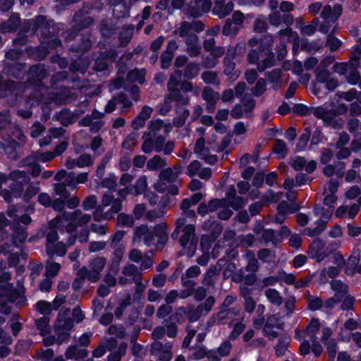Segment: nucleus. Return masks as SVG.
Wrapping results in <instances>:
<instances>
[{"label": "nucleus", "mask_w": 361, "mask_h": 361, "mask_svg": "<svg viewBox=\"0 0 361 361\" xmlns=\"http://www.w3.org/2000/svg\"><path fill=\"white\" fill-rule=\"evenodd\" d=\"M59 27L58 25H56L52 20L48 19L46 16L38 15L34 19L25 20L19 31L23 32L25 35L30 30L33 34H38L39 31L40 36H43L46 39L52 27Z\"/></svg>", "instance_id": "2"}, {"label": "nucleus", "mask_w": 361, "mask_h": 361, "mask_svg": "<svg viewBox=\"0 0 361 361\" xmlns=\"http://www.w3.org/2000/svg\"><path fill=\"white\" fill-rule=\"evenodd\" d=\"M39 187L35 186L30 183L23 195V200L25 203H29L30 200L39 192Z\"/></svg>", "instance_id": "30"}, {"label": "nucleus", "mask_w": 361, "mask_h": 361, "mask_svg": "<svg viewBox=\"0 0 361 361\" xmlns=\"http://www.w3.org/2000/svg\"><path fill=\"white\" fill-rule=\"evenodd\" d=\"M353 61V62L351 66L354 70L349 73L348 76L347 77V81L351 85H356L360 79V72L357 70V68L360 65V58L355 57Z\"/></svg>", "instance_id": "11"}, {"label": "nucleus", "mask_w": 361, "mask_h": 361, "mask_svg": "<svg viewBox=\"0 0 361 361\" xmlns=\"http://www.w3.org/2000/svg\"><path fill=\"white\" fill-rule=\"evenodd\" d=\"M48 76V72L44 65L37 63L32 65L28 70V80L35 85L41 84L42 80Z\"/></svg>", "instance_id": "5"}, {"label": "nucleus", "mask_w": 361, "mask_h": 361, "mask_svg": "<svg viewBox=\"0 0 361 361\" xmlns=\"http://www.w3.org/2000/svg\"><path fill=\"white\" fill-rule=\"evenodd\" d=\"M146 188H147L146 176H142L137 178L134 187L133 188V190H134L133 191L134 194L136 195L142 194L145 191Z\"/></svg>", "instance_id": "39"}, {"label": "nucleus", "mask_w": 361, "mask_h": 361, "mask_svg": "<svg viewBox=\"0 0 361 361\" xmlns=\"http://www.w3.org/2000/svg\"><path fill=\"white\" fill-rule=\"evenodd\" d=\"M55 332L57 335V338H56V343L59 345H61L63 343L69 341L71 337L69 331L59 329L58 327H55Z\"/></svg>", "instance_id": "49"}, {"label": "nucleus", "mask_w": 361, "mask_h": 361, "mask_svg": "<svg viewBox=\"0 0 361 361\" xmlns=\"http://www.w3.org/2000/svg\"><path fill=\"white\" fill-rule=\"evenodd\" d=\"M226 200L224 199L213 198L208 202V207L210 212L216 211L219 208L224 207Z\"/></svg>", "instance_id": "59"}, {"label": "nucleus", "mask_w": 361, "mask_h": 361, "mask_svg": "<svg viewBox=\"0 0 361 361\" xmlns=\"http://www.w3.org/2000/svg\"><path fill=\"white\" fill-rule=\"evenodd\" d=\"M49 318L44 316L35 320V326L39 331L42 336H47L51 333V329L49 325Z\"/></svg>", "instance_id": "14"}, {"label": "nucleus", "mask_w": 361, "mask_h": 361, "mask_svg": "<svg viewBox=\"0 0 361 361\" xmlns=\"http://www.w3.org/2000/svg\"><path fill=\"white\" fill-rule=\"evenodd\" d=\"M312 114H313V115L316 118L322 119L324 121H326L328 120L327 115L329 114V111L326 108H325L322 106H317L316 108H312Z\"/></svg>", "instance_id": "53"}, {"label": "nucleus", "mask_w": 361, "mask_h": 361, "mask_svg": "<svg viewBox=\"0 0 361 361\" xmlns=\"http://www.w3.org/2000/svg\"><path fill=\"white\" fill-rule=\"evenodd\" d=\"M337 200V196L336 194L330 193L329 195H327L325 196L324 199V204L329 207V211H328V215L327 219H329L332 214L333 209H334V204Z\"/></svg>", "instance_id": "45"}, {"label": "nucleus", "mask_w": 361, "mask_h": 361, "mask_svg": "<svg viewBox=\"0 0 361 361\" xmlns=\"http://www.w3.org/2000/svg\"><path fill=\"white\" fill-rule=\"evenodd\" d=\"M231 200V201L229 202V206L235 211H238L243 208L247 202L246 199L241 196H235Z\"/></svg>", "instance_id": "50"}, {"label": "nucleus", "mask_w": 361, "mask_h": 361, "mask_svg": "<svg viewBox=\"0 0 361 361\" xmlns=\"http://www.w3.org/2000/svg\"><path fill=\"white\" fill-rule=\"evenodd\" d=\"M292 111L300 116H307L312 114V109L304 104L298 103L293 105Z\"/></svg>", "instance_id": "26"}, {"label": "nucleus", "mask_w": 361, "mask_h": 361, "mask_svg": "<svg viewBox=\"0 0 361 361\" xmlns=\"http://www.w3.org/2000/svg\"><path fill=\"white\" fill-rule=\"evenodd\" d=\"M180 171H174L171 167L163 169L159 174V178L161 180H167L173 183L176 180L179 176Z\"/></svg>", "instance_id": "23"}, {"label": "nucleus", "mask_w": 361, "mask_h": 361, "mask_svg": "<svg viewBox=\"0 0 361 361\" xmlns=\"http://www.w3.org/2000/svg\"><path fill=\"white\" fill-rule=\"evenodd\" d=\"M280 281H284L288 285H295L296 278L293 274H288L285 271L281 270L279 273Z\"/></svg>", "instance_id": "60"}, {"label": "nucleus", "mask_w": 361, "mask_h": 361, "mask_svg": "<svg viewBox=\"0 0 361 361\" xmlns=\"http://www.w3.org/2000/svg\"><path fill=\"white\" fill-rule=\"evenodd\" d=\"M265 295L272 304L279 306L283 302V298L279 292L274 288H268L265 291Z\"/></svg>", "instance_id": "24"}, {"label": "nucleus", "mask_w": 361, "mask_h": 361, "mask_svg": "<svg viewBox=\"0 0 361 361\" xmlns=\"http://www.w3.org/2000/svg\"><path fill=\"white\" fill-rule=\"evenodd\" d=\"M11 229L13 231V238L15 241L23 243L28 235L26 228L19 224V221H13L11 225Z\"/></svg>", "instance_id": "9"}, {"label": "nucleus", "mask_w": 361, "mask_h": 361, "mask_svg": "<svg viewBox=\"0 0 361 361\" xmlns=\"http://www.w3.org/2000/svg\"><path fill=\"white\" fill-rule=\"evenodd\" d=\"M318 25V20L317 18L312 20L309 24L302 27L301 32L307 36H312L317 30Z\"/></svg>", "instance_id": "52"}, {"label": "nucleus", "mask_w": 361, "mask_h": 361, "mask_svg": "<svg viewBox=\"0 0 361 361\" xmlns=\"http://www.w3.org/2000/svg\"><path fill=\"white\" fill-rule=\"evenodd\" d=\"M231 342L229 341H225L217 348V353L221 357L228 356L231 353Z\"/></svg>", "instance_id": "64"}, {"label": "nucleus", "mask_w": 361, "mask_h": 361, "mask_svg": "<svg viewBox=\"0 0 361 361\" xmlns=\"http://www.w3.org/2000/svg\"><path fill=\"white\" fill-rule=\"evenodd\" d=\"M201 167V163L198 160L192 161L187 166V175L192 178L195 176Z\"/></svg>", "instance_id": "58"}, {"label": "nucleus", "mask_w": 361, "mask_h": 361, "mask_svg": "<svg viewBox=\"0 0 361 361\" xmlns=\"http://www.w3.org/2000/svg\"><path fill=\"white\" fill-rule=\"evenodd\" d=\"M92 46L91 33L89 32L87 35H81L79 42L73 44L71 46V50L78 54H83L87 52L92 48Z\"/></svg>", "instance_id": "7"}, {"label": "nucleus", "mask_w": 361, "mask_h": 361, "mask_svg": "<svg viewBox=\"0 0 361 361\" xmlns=\"http://www.w3.org/2000/svg\"><path fill=\"white\" fill-rule=\"evenodd\" d=\"M312 130L310 127H306L303 133L300 135L295 149L297 152H301L305 149L311 136Z\"/></svg>", "instance_id": "16"}, {"label": "nucleus", "mask_w": 361, "mask_h": 361, "mask_svg": "<svg viewBox=\"0 0 361 361\" xmlns=\"http://www.w3.org/2000/svg\"><path fill=\"white\" fill-rule=\"evenodd\" d=\"M145 290V286L142 284L140 279H138L136 282L135 291L133 295V302L135 303H140L142 297V294Z\"/></svg>", "instance_id": "55"}, {"label": "nucleus", "mask_w": 361, "mask_h": 361, "mask_svg": "<svg viewBox=\"0 0 361 361\" xmlns=\"http://www.w3.org/2000/svg\"><path fill=\"white\" fill-rule=\"evenodd\" d=\"M9 178L13 182L21 181L24 183H28L30 180L29 176L25 171L14 170L9 174Z\"/></svg>", "instance_id": "25"}, {"label": "nucleus", "mask_w": 361, "mask_h": 361, "mask_svg": "<svg viewBox=\"0 0 361 361\" xmlns=\"http://www.w3.org/2000/svg\"><path fill=\"white\" fill-rule=\"evenodd\" d=\"M106 263V259L104 257H97L91 262L92 269L102 271L104 268Z\"/></svg>", "instance_id": "63"}, {"label": "nucleus", "mask_w": 361, "mask_h": 361, "mask_svg": "<svg viewBox=\"0 0 361 361\" xmlns=\"http://www.w3.org/2000/svg\"><path fill=\"white\" fill-rule=\"evenodd\" d=\"M97 202V197L94 195H88L82 202L83 209L88 211L96 207Z\"/></svg>", "instance_id": "54"}, {"label": "nucleus", "mask_w": 361, "mask_h": 361, "mask_svg": "<svg viewBox=\"0 0 361 361\" xmlns=\"http://www.w3.org/2000/svg\"><path fill=\"white\" fill-rule=\"evenodd\" d=\"M325 247L326 242L319 238H316L310 245L307 255L311 259H314L317 262H321L331 255L335 250L332 247V245Z\"/></svg>", "instance_id": "3"}, {"label": "nucleus", "mask_w": 361, "mask_h": 361, "mask_svg": "<svg viewBox=\"0 0 361 361\" xmlns=\"http://www.w3.org/2000/svg\"><path fill=\"white\" fill-rule=\"evenodd\" d=\"M166 165V160L159 155H154L149 159L147 163V168L149 171H158Z\"/></svg>", "instance_id": "18"}, {"label": "nucleus", "mask_w": 361, "mask_h": 361, "mask_svg": "<svg viewBox=\"0 0 361 361\" xmlns=\"http://www.w3.org/2000/svg\"><path fill=\"white\" fill-rule=\"evenodd\" d=\"M342 45V41L335 37L332 33L328 35L326 46L328 47L331 52L337 51Z\"/></svg>", "instance_id": "29"}, {"label": "nucleus", "mask_w": 361, "mask_h": 361, "mask_svg": "<svg viewBox=\"0 0 361 361\" xmlns=\"http://www.w3.org/2000/svg\"><path fill=\"white\" fill-rule=\"evenodd\" d=\"M322 48V44L316 41L309 42L307 38H302L300 41V49L311 53H316Z\"/></svg>", "instance_id": "15"}, {"label": "nucleus", "mask_w": 361, "mask_h": 361, "mask_svg": "<svg viewBox=\"0 0 361 361\" xmlns=\"http://www.w3.org/2000/svg\"><path fill=\"white\" fill-rule=\"evenodd\" d=\"M241 102L245 113L252 112L256 106L255 100L250 95H245L242 98Z\"/></svg>", "instance_id": "42"}, {"label": "nucleus", "mask_w": 361, "mask_h": 361, "mask_svg": "<svg viewBox=\"0 0 361 361\" xmlns=\"http://www.w3.org/2000/svg\"><path fill=\"white\" fill-rule=\"evenodd\" d=\"M0 295L8 298L9 302H13L16 299V290L12 283L0 284Z\"/></svg>", "instance_id": "20"}, {"label": "nucleus", "mask_w": 361, "mask_h": 361, "mask_svg": "<svg viewBox=\"0 0 361 361\" xmlns=\"http://www.w3.org/2000/svg\"><path fill=\"white\" fill-rule=\"evenodd\" d=\"M80 32L81 31L73 23H72L71 27L66 32V35L64 37L65 41H73L77 36H78Z\"/></svg>", "instance_id": "57"}, {"label": "nucleus", "mask_w": 361, "mask_h": 361, "mask_svg": "<svg viewBox=\"0 0 361 361\" xmlns=\"http://www.w3.org/2000/svg\"><path fill=\"white\" fill-rule=\"evenodd\" d=\"M9 188L13 197L18 198L23 196L24 183L21 181L13 182L11 184Z\"/></svg>", "instance_id": "40"}, {"label": "nucleus", "mask_w": 361, "mask_h": 361, "mask_svg": "<svg viewBox=\"0 0 361 361\" xmlns=\"http://www.w3.org/2000/svg\"><path fill=\"white\" fill-rule=\"evenodd\" d=\"M111 157H112V155L111 153H109V152L106 153L105 154V156L102 158L99 166H97L96 173H97V176L99 178H102V176H104L105 167H106V164L110 161Z\"/></svg>", "instance_id": "44"}, {"label": "nucleus", "mask_w": 361, "mask_h": 361, "mask_svg": "<svg viewBox=\"0 0 361 361\" xmlns=\"http://www.w3.org/2000/svg\"><path fill=\"white\" fill-rule=\"evenodd\" d=\"M290 337L289 336L283 335L279 339L277 344L274 346L275 354L276 357L283 356L288 349Z\"/></svg>", "instance_id": "13"}, {"label": "nucleus", "mask_w": 361, "mask_h": 361, "mask_svg": "<svg viewBox=\"0 0 361 361\" xmlns=\"http://www.w3.org/2000/svg\"><path fill=\"white\" fill-rule=\"evenodd\" d=\"M21 24V18L18 13H13L9 18L1 23V29L4 32H16Z\"/></svg>", "instance_id": "8"}, {"label": "nucleus", "mask_w": 361, "mask_h": 361, "mask_svg": "<svg viewBox=\"0 0 361 361\" xmlns=\"http://www.w3.org/2000/svg\"><path fill=\"white\" fill-rule=\"evenodd\" d=\"M101 185L102 188L109 189V192H115L117 187L116 175L110 173L109 177L102 179Z\"/></svg>", "instance_id": "28"}, {"label": "nucleus", "mask_w": 361, "mask_h": 361, "mask_svg": "<svg viewBox=\"0 0 361 361\" xmlns=\"http://www.w3.org/2000/svg\"><path fill=\"white\" fill-rule=\"evenodd\" d=\"M35 307L37 310L44 316L49 314L52 310L51 303L45 300H39L36 302Z\"/></svg>", "instance_id": "41"}, {"label": "nucleus", "mask_w": 361, "mask_h": 361, "mask_svg": "<svg viewBox=\"0 0 361 361\" xmlns=\"http://www.w3.org/2000/svg\"><path fill=\"white\" fill-rule=\"evenodd\" d=\"M93 159L89 154H82L77 159V166L83 168L85 166H91L93 165Z\"/></svg>", "instance_id": "43"}, {"label": "nucleus", "mask_w": 361, "mask_h": 361, "mask_svg": "<svg viewBox=\"0 0 361 361\" xmlns=\"http://www.w3.org/2000/svg\"><path fill=\"white\" fill-rule=\"evenodd\" d=\"M153 234L154 238H158L157 246L164 247L169 240L168 226L166 223H159L153 228Z\"/></svg>", "instance_id": "6"}, {"label": "nucleus", "mask_w": 361, "mask_h": 361, "mask_svg": "<svg viewBox=\"0 0 361 361\" xmlns=\"http://www.w3.org/2000/svg\"><path fill=\"white\" fill-rule=\"evenodd\" d=\"M32 344L31 340L20 339L16 344L14 355L22 356L25 355Z\"/></svg>", "instance_id": "17"}, {"label": "nucleus", "mask_w": 361, "mask_h": 361, "mask_svg": "<svg viewBox=\"0 0 361 361\" xmlns=\"http://www.w3.org/2000/svg\"><path fill=\"white\" fill-rule=\"evenodd\" d=\"M307 308L312 312L320 310L324 306V301L321 298L310 295L307 299Z\"/></svg>", "instance_id": "27"}, {"label": "nucleus", "mask_w": 361, "mask_h": 361, "mask_svg": "<svg viewBox=\"0 0 361 361\" xmlns=\"http://www.w3.org/2000/svg\"><path fill=\"white\" fill-rule=\"evenodd\" d=\"M321 325L319 319L312 318L306 326V332L308 335H314L320 329Z\"/></svg>", "instance_id": "51"}, {"label": "nucleus", "mask_w": 361, "mask_h": 361, "mask_svg": "<svg viewBox=\"0 0 361 361\" xmlns=\"http://www.w3.org/2000/svg\"><path fill=\"white\" fill-rule=\"evenodd\" d=\"M117 225L119 226L132 227L134 225V219L130 214L120 213L117 218Z\"/></svg>", "instance_id": "33"}, {"label": "nucleus", "mask_w": 361, "mask_h": 361, "mask_svg": "<svg viewBox=\"0 0 361 361\" xmlns=\"http://www.w3.org/2000/svg\"><path fill=\"white\" fill-rule=\"evenodd\" d=\"M60 29L59 27H52L49 31L47 37L45 39L43 36H40L41 43L44 44L43 47L27 48V54L32 56L35 60L43 61L49 54L50 50H54L61 47L62 42L59 37Z\"/></svg>", "instance_id": "1"}, {"label": "nucleus", "mask_w": 361, "mask_h": 361, "mask_svg": "<svg viewBox=\"0 0 361 361\" xmlns=\"http://www.w3.org/2000/svg\"><path fill=\"white\" fill-rule=\"evenodd\" d=\"M262 238L265 243L271 242L275 246L281 243V239L276 237V231L272 228L264 229L262 234Z\"/></svg>", "instance_id": "21"}, {"label": "nucleus", "mask_w": 361, "mask_h": 361, "mask_svg": "<svg viewBox=\"0 0 361 361\" xmlns=\"http://www.w3.org/2000/svg\"><path fill=\"white\" fill-rule=\"evenodd\" d=\"M282 74V69L278 68L273 69L270 72H267L266 75L267 76L269 82L278 85L281 82Z\"/></svg>", "instance_id": "37"}, {"label": "nucleus", "mask_w": 361, "mask_h": 361, "mask_svg": "<svg viewBox=\"0 0 361 361\" xmlns=\"http://www.w3.org/2000/svg\"><path fill=\"white\" fill-rule=\"evenodd\" d=\"M181 76V71H174L170 75V78L167 83V87H177L180 85L179 80L180 79Z\"/></svg>", "instance_id": "48"}, {"label": "nucleus", "mask_w": 361, "mask_h": 361, "mask_svg": "<svg viewBox=\"0 0 361 361\" xmlns=\"http://www.w3.org/2000/svg\"><path fill=\"white\" fill-rule=\"evenodd\" d=\"M355 302V298L350 295H348L342 301L341 309L344 311H351L354 310V304Z\"/></svg>", "instance_id": "46"}, {"label": "nucleus", "mask_w": 361, "mask_h": 361, "mask_svg": "<svg viewBox=\"0 0 361 361\" xmlns=\"http://www.w3.org/2000/svg\"><path fill=\"white\" fill-rule=\"evenodd\" d=\"M173 55L171 51H163L160 56L161 68L162 69H167L171 64Z\"/></svg>", "instance_id": "47"}, {"label": "nucleus", "mask_w": 361, "mask_h": 361, "mask_svg": "<svg viewBox=\"0 0 361 361\" xmlns=\"http://www.w3.org/2000/svg\"><path fill=\"white\" fill-rule=\"evenodd\" d=\"M202 99L206 102H217L219 99L220 94L215 92L211 87H204L202 92Z\"/></svg>", "instance_id": "22"}, {"label": "nucleus", "mask_w": 361, "mask_h": 361, "mask_svg": "<svg viewBox=\"0 0 361 361\" xmlns=\"http://www.w3.org/2000/svg\"><path fill=\"white\" fill-rule=\"evenodd\" d=\"M267 30V23L265 19L257 18L255 21L254 31L257 33H263Z\"/></svg>", "instance_id": "61"}, {"label": "nucleus", "mask_w": 361, "mask_h": 361, "mask_svg": "<svg viewBox=\"0 0 361 361\" xmlns=\"http://www.w3.org/2000/svg\"><path fill=\"white\" fill-rule=\"evenodd\" d=\"M202 80L205 84L214 85L218 84V75L216 72L206 71L202 73Z\"/></svg>", "instance_id": "38"}, {"label": "nucleus", "mask_w": 361, "mask_h": 361, "mask_svg": "<svg viewBox=\"0 0 361 361\" xmlns=\"http://www.w3.org/2000/svg\"><path fill=\"white\" fill-rule=\"evenodd\" d=\"M200 70V67L197 63L190 62L185 68L183 77L187 80H192L197 76Z\"/></svg>", "instance_id": "19"}, {"label": "nucleus", "mask_w": 361, "mask_h": 361, "mask_svg": "<svg viewBox=\"0 0 361 361\" xmlns=\"http://www.w3.org/2000/svg\"><path fill=\"white\" fill-rule=\"evenodd\" d=\"M145 70L135 68L128 72L126 78L130 82H138L140 85L145 82Z\"/></svg>", "instance_id": "12"}, {"label": "nucleus", "mask_w": 361, "mask_h": 361, "mask_svg": "<svg viewBox=\"0 0 361 361\" xmlns=\"http://www.w3.org/2000/svg\"><path fill=\"white\" fill-rule=\"evenodd\" d=\"M233 21L230 18H227L222 28V33L225 36L235 35L238 32V27L235 25L233 26Z\"/></svg>", "instance_id": "34"}, {"label": "nucleus", "mask_w": 361, "mask_h": 361, "mask_svg": "<svg viewBox=\"0 0 361 361\" xmlns=\"http://www.w3.org/2000/svg\"><path fill=\"white\" fill-rule=\"evenodd\" d=\"M326 352L331 359H334L336 355L337 343L334 338H330L326 343Z\"/></svg>", "instance_id": "56"}, {"label": "nucleus", "mask_w": 361, "mask_h": 361, "mask_svg": "<svg viewBox=\"0 0 361 361\" xmlns=\"http://www.w3.org/2000/svg\"><path fill=\"white\" fill-rule=\"evenodd\" d=\"M90 8L82 7L78 10L73 15L72 23H73L80 31L88 29L94 23V18L90 16Z\"/></svg>", "instance_id": "4"}, {"label": "nucleus", "mask_w": 361, "mask_h": 361, "mask_svg": "<svg viewBox=\"0 0 361 361\" xmlns=\"http://www.w3.org/2000/svg\"><path fill=\"white\" fill-rule=\"evenodd\" d=\"M267 90V81L264 78H260L257 80L255 87L252 90L254 96L261 97Z\"/></svg>", "instance_id": "32"}, {"label": "nucleus", "mask_w": 361, "mask_h": 361, "mask_svg": "<svg viewBox=\"0 0 361 361\" xmlns=\"http://www.w3.org/2000/svg\"><path fill=\"white\" fill-rule=\"evenodd\" d=\"M70 310L68 308H66L65 310L61 309L60 312L58 314V321L63 322L61 325H59L56 327L59 329H61L63 330H66L70 331L74 326L73 319L68 317L65 318L64 317L69 312Z\"/></svg>", "instance_id": "10"}, {"label": "nucleus", "mask_w": 361, "mask_h": 361, "mask_svg": "<svg viewBox=\"0 0 361 361\" xmlns=\"http://www.w3.org/2000/svg\"><path fill=\"white\" fill-rule=\"evenodd\" d=\"M173 311V308L170 305H161L157 311V317L159 319H164L170 314Z\"/></svg>", "instance_id": "62"}, {"label": "nucleus", "mask_w": 361, "mask_h": 361, "mask_svg": "<svg viewBox=\"0 0 361 361\" xmlns=\"http://www.w3.org/2000/svg\"><path fill=\"white\" fill-rule=\"evenodd\" d=\"M61 264L58 262H53L46 265L45 276L47 278H54L59 272Z\"/></svg>", "instance_id": "36"}, {"label": "nucleus", "mask_w": 361, "mask_h": 361, "mask_svg": "<svg viewBox=\"0 0 361 361\" xmlns=\"http://www.w3.org/2000/svg\"><path fill=\"white\" fill-rule=\"evenodd\" d=\"M20 315L18 313H13L11 318V324L10 327L14 336H17L22 329V323L19 322Z\"/></svg>", "instance_id": "35"}, {"label": "nucleus", "mask_w": 361, "mask_h": 361, "mask_svg": "<svg viewBox=\"0 0 361 361\" xmlns=\"http://www.w3.org/2000/svg\"><path fill=\"white\" fill-rule=\"evenodd\" d=\"M273 152L279 156V159L285 158L288 153L286 142L282 140H277L276 143L273 147Z\"/></svg>", "instance_id": "31"}]
</instances>
